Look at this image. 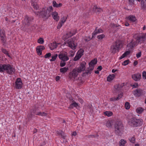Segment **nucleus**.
Instances as JSON below:
<instances>
[{
    "label": "nucleus",
    "instance_id": "f257e3e1",
    "mask_svg": "<svg viewBox=\"0 0 146 146\" xmlns=\"http://www.w3.org/2000/svg\"><path fill=\"white\" fill-rule=\"evenodd\" d=\"M134 39H132L130 42L127 44V46L129 48L128 49H132L137 45L138 43L144 41L145 36L143 35L136 34L133 36Z\"/></svg>",
    "mask_w": 146,
    "mask_h": 146
},
{
    "label": "nucleus",
    "instance_id": "f03ea898",
    "mask_svg": "<svg viewBox=\"0 0 146 146\" xmlns=\"http://www.w3.org/2000/svg\"><path fill=\"white\" fill-rule=\"evenodd\" d=\"M143 122L141 119H137L136 117H133L129 119L128 123L131 127H136L141 126Z\"/></svg>",
    "mask_w": 146,
    "mask_h": 146
},
{
    "label": "nucleus",
    "instance_id": "7ed1b4c3",
    "mask_svg": "<svg viewBox=\"0 0 146 146\" xmlns=\"http://www.w3.org/2000/svg\"><path fill=\"white\" fill-rule=\"evenodd\" d=\"M115 132L116 134L121 135L123 131L124 127L122 122L121 121L116 122L115 125Z\"/></svg>",
    "mask_w": 146,
    "mask_h": 146
},
{
    "label": "nucleus",
    "instance_id": "20e7f679",
    "mask_svg": "<svg viewBox=\"0 0 146 146\" xmlns=\"http://www.w3.org/2000/svg\"><path fill=\"white\" fill-rule=\"evenodd\" d=\"M39 14L40 17L44 19H47L51 15L48 9L46 7L43 8Z\"/></svg>",
    "mask_w": 146,
    "mask_h": 146
},
{
    "label": "nucleus",
    "instance_id": "39448f33",
    "mask_svg": "<svg viewBox=\"0 0 146 146\" xmlns=\"http://www.w3.org/2000/svg\"><path fill=\"white\" fill-rule=\"evenodd\" d=\"M121 45V43L119 40H117L115 42H113L110 47V50L111 52L115 53L116 51H118L120 46Z\"/></svg>",
    "mask_w": 146,
    "mask_h": 146
},
{
    "label": "nucleus",
    "instance_id": "423d86ee",
    "mask_svg": "<svg viewBox=\"0 0 146 146\" xmlns=\"http://www.w3.org/2000/svg\"><path fill=\"white\" fill-rule=\"evenodd\" d=\"M59 58L62 60L60 64V66L62 67L65 66L66 63L65 62L68 60L69 58L68 56L65 54H60L58 55Z\"/></svg>",
    "mask_w": 146,
    "mask_h": 146
},
{
    "label": "nucleus",
    "instance_id": "0eeeda50",
    "mask_svg": "<svg viewBox=\"0 0 146 146\" xmlns=\"http://www.w3.org/2000/svg\"><path fill=\"white\" fill-rule=\"evenodd\" d=\"M76 39V38H73L67 40V43L68 46L70 47L72 49L74 50L77 46L76 43L75 44L74 42Z\"/></svg>",
    "mask_w": 146,
    "mask_h": 146
},
{
    "label": "nucleus",
    "instance_id": "6e6552de",
    "mask_svg": "<svg viewBox=\"0 0 146 146\" xmlns=\"http://www.w3.org/2000/svg\"><path fill=\"white\" fill-rule=\"evenodd\" d=\"M79 72L75 68L73 69L72 70L69 72L68 75L70 79H72L74 80L75 78L77 77Z\"/></svg>",
    "mask_w": 146,
    "mask_h": 146
},
{
    "label": "nucleus",
    "instance_id": "1a4fd4ad",
    "mask_svg": "<svg viewBox=\"0 0 146 146\" xmlns=\"http://www.w3.org/2000/svg\"><path fill=\"white\" fill-rule=\"evenodd\" d=\"M5 70L6 71L7 73L9 74H11L12 73H14L15 71L14 68L10 64H5Z\"/></svg>",
    "mask_w": 146,
    "mask_h": 146
},
{
    "label": "nucleus",
    "instance_id": "9d476101",
    "mask_svg": "<svg viewBox=\"0 0 146 146\" xmlns=\"http://www.w3.org/2000/svg\"><path fill=\"white\" fill-rule=\"evenodd\" d=\"M33 20V18L26 15L25 17L24 20L23 22V24L25 25L29 26L31 24V22Z\"/></svg>",
    "mask_w": 146,
    "mask_h": 146
},
{
    "label": "nucleus",
    "instance_id": "9b49d317",
    "mask_svg": "<svg viewBox=\"0 0 146 146\" xmlns=\"http://www.w3.org/2000/svg\"><path fill=\"white\" fill-rule=\"evenodd\" d=\"M86 63L84 61H83L80 63V66L79 67H76L75 68L78 71V72L79 73L81 72L82 71H84L86 69Z\"/></svg>",
    "mask_w": 146,
    "mask_h": 146
},
{
    "label": "nucleus",
    "instance_id": "f8f14e48",
    "mask_svg": "<svg viewBox=\"0 0 146 146\" xmlns=\"http://www.w3.org/2000/svg\"><path fill=\"white\" fill-rule=\"evenodd\" d=\"M143 90L140 88H138L133 91L134 95L136 97H139L143 94Z\"/></svg>",
    "mask_w": 146,
    "mask_h": 146
},
{
    "label": "nucleus",
    "instance_id": "ddd939ff",
    "mask_svg": "<svg viewBox=\"0 0 146 146\" xmlns=\"http://www.w3.org/2000/svg\"><path fill=\"white\" fill-rule=\"evenodd\" d=\"M15 88L17 89H21L22 87V82L21 79L18 78L15 82Z\"/></svg>",
    "mask_w": 146,
    "mask_h": 146
},
{
    "label": "nucleus",
    "instance_id": "4468645a",
    "mask_svg": "<svg viewBox=\"0 0 146 146\" xmlns=\"http://www.w3.org/2000/svg\"><path fill=\"white\" fill-rule=\"evenodd\" d=\"M97 63V59L95 58L89 63V67H88L90 68V70H93L94 68V65L96 64Z\"/></svg>",
    "mask_w": 146,
    "mask_h": 146
},
{
    "label": "nucleus",
    "instance_id": "2eb2a0df",
    "mask_svg": "<svg viewBox=\"0 0 146 146\" xmlns=\"http://www.w3.org/2000/svg\"><path fill=\"white\" fill-rule=\"evenodd\" d=\"M133 79L135 81H139L141 78V74L140 73H137L132 75Z\"/></svg>",
    "mask_w": 146,
    "mask_h": 146
},
{
    "label": "nucleus",
    "instance_id": "dca6fc26",
    "mask_svg": "<svg viewBox=\"0 0 146 146\" xmlns=\"http://www.w3.org/2000/svg\"><path fill=\"white\" fill-rule=\"evenodd\" d=\"M70 100L72 102V104L70 105L69 107V108H73L74 107L77 108L78 106V103H76L72 98H70Z\"/></svg>",
    "mask_w": 146,
    "mask_h": 146
},
{
    "label": "nucleus",
    "instance_id": "f3484780",
    "mask_svg": "<svg viewBox=\"0 0 146 146\" xmlns=\"http://www.w3.org/2000/svg\"><path fill=\"white\" fill-rule=\"evenodd\" d=\"M31 111L32 113H33L36 115H37V113L39 112L38 105H36L35 106L34 108L31 110Z\"/></svg>",
    "mask_w": 146,
    "mask_h": 146
},
{
    "label": "nucleus",
    "instance_id": "a211bd4d",
    "mask_svg": "<svg viewBox=\"0 0 146 146\" xmlns=\"http://www.w3.org/2000/svg\"><path fill=\"white\" fill-rule=\"evenodd\" d=\"M51 14L52 15L53 18L54 20L56 21H58L59 20L60 17L58 16V13L57 12H53L52 13H51Z\"/></svg>",
    "mask_w": 146,
    "mask_h": 146
},
{
    "label": "nucleus",
    "instance_id": "6ab92c4d",
    "mask_svg": "<svg viewBox=\"0 0 146 146\" xmlns=\"http://www.w3.org/2000/svg\"><path fill=\"white\" fill-rule=\"evenodd\" d=\"M56 132V133L58 135L61 136V138L64 139L66 138V136L65 135L64 133L63 132V131L62 130L59 131H57Z\"/></svg>",
    "mask_w": 146,
    "mask_h": 146
},
{
    "label": "nucleus",
    "instance_id": "aec40b11",
    "mask_svg": "<svg viewBox=\"0 0 146 146\" xmlns=\"http://www.w3.org/2000/svg\"><path fill=\"white\" fill-rule=\"evenodd\" d=\"M141 7L142 9L146 10V1L143 0L141 1Z\"/></svg>",
    "mask_w": 146,
    "mask_h": 146
},
{
    "label": "nucleus",
    "instance_id": "412c9836",
    "mask_svg": "<svg viewBox=\"0 0 146 146\" xmlns=\"http://www.w3.org/2000/svg\"><path fill=\"white\" fill-rule=\"evenodd\" d=\"M88 70H86L85 72H84L82 74V76L85 77L86 76V75H88V74H90L92 73V70H90V68H88Z\"/></svg>",
    "mask_w": 146,
    "mask_h": 146
},
{
    "label": "nucleus",
    "instance_id": "4be33fe9",
    "mask_svg": "<svg viewBox=\"0 0 146 146\" xmlns=\"http://www.w3.org/2000/svg\"><path fill=\"white\" fill-rule=\"evenodd\" d=\"M93 10L95 12L99 13L101 12L102 11V9L100 8H98L96 6H94L93 8Z\"/></svg>",
    "mask_w": 146,
    "mask_h": 146
},
{
    "label": "nucleus",
    "instance_id": "5701e85b",
    "mask_svg": "<svg viewBox=\"0 0 146 146\" xmlns=\"http://www.w3.org/2000/svg\"><path fill=\"white\" fill-rule=\"evenodd\" d=\"M115 77V76L114 74L109 75L107 78V81L110 82L114 79Z\"/></svg>",
    "mask_w": 146,
    "mask_h": 146
},
{
    "label": "nucleus",
    "instance_id": "b1692460",
    "mask_svg": "<svg viewBox=\"0 0 146 146\" xmlns=\"http://www.w3.org/2000/svg\"><path fill=\"white\" fill-rule=\"evenodd\" d=\"M128 19L132 22H135L136 20L135 16L133 15H130L128 17Z\"/></svg>",
    "mask_w": 146,
    "mask_h": 146
},
{
    "label": "nucleus",
    "instance_id": "393cba45",
    "mask_svg": "<svg viewBox=\"0 0 146 146\" xmlns=\"http://www.w3.org/2000/svg\"><path fill=\"white\" fill-rule=\"evenodd\" d=\"M76 33L75 31L74 30L71 31L69 33L66 34V35L68 36V37H70L75 35Z\"/></svg>",
    "mask_w": 146,
    "mask_h": 146
},
{
    "label": "nucleus",
    "instance_id": "a878e982",
    "mask_svg": "<svg viewBox=\"0 0 146 146\" xmlns=\"http://www.w3.org/2000/svg\"><path fill=\"white\" fill-rule=\"evenodd\" d=\"M84 51L83 49L80 48L78 51L77 53V54L80 56V57H81L83 55V53Z\"/></svg>",
    "mask_w": 146,
    "mask_h": 146
},
{
    "label": "nucleus",
    "instance_id": "bb28decb",
    "mask_svg": "<svg viewBox=\"0 0 146 146\" xmlns=\"http://www.w3.org/2000/svg\"><path fill=\"white\" fill-rule=\"evenodd\" d=\"M68 70V67H65L63 68H61L60 69V72L63 73H65Z\"/></svg>",
    "mask_w": 146,
    "mask_h": 146
},
{
    "label": "nucleus",
    "instance_id": "cd10ccee",
    "mask_svg": "<svg viewBox=\"0 0 146 146\" xmlns=\"http://www.w3.org/2000/svg\"><path fill=\"white\" fill-rule=\"evenodd\" d=\"M53 5L54 7H61L62 4L61 3H60L58 4L55 1H54L53 2Z\"/></svg>",
    "mask_w": 146,
    "mask_h": 146
},
{
    "label": "nucleus",
    "instance_id": "c85d7f7f",
    "mask_svg": "<svg viewBox=\"0 0 146 146\" xmlns=\"http://www.w3.org/2000/svg\"><path fill=\"white\" fill-rule=\"evenodd\" d=\"M144 110V109L141 107H138L136 109V112L139 114L141 113Z\"/></svg>",
    "mask_w": 146,
    "mask_h": 146
},
{
    "label": "nucleus",
    "instance_id": "c756f323",
    "mask_svg": "<svg viewBox=\"0 0 146 146\" xmlns=\"http://www.w3.org/2000/svg\"><path fill=\"white\" fill-rule=\"evenodd\" d=\"M51 45L52 46V47H50L51 50H53L55 48H56L57 47V45L55 41L53 42L52 43H51Z\"/></svg>",
    "mask_w": 146,
    "mask_h": 146
},
{
    "label": "nucleus",
    "instance_id": "7c9ffc66",
    "mask_svg": "<svg viewBox=\"0 0 146 146\" xmlns=\"http://www.w3.org/2000/svg\"><path fill=\"white\" fill-rule=\"evenodd\" d=\"M127 141L123 139H121L119 142V146H123L126 143Z\"/></svg>",
    "mask_w": 146,
    "mask_h": 146
},
{
    "label": "nucleus",
    "instance_id": "2f4dec72",
    "mask_svg": "<svg viewBox=\"0 0 146 146\" xmlns=\"http://www.w3.org/2000/svg\"><path fill=\"white\" fill-rule=\"evenodd\" d=\"M5 64H0V72H2L5 70Z\"/></svg>",
    "mask_w": 146,
    "mask_h": 146
},
{
    "label": "nucleus",
    "instance_id": "473e14b6",
    "mask_svg": "<svg viewBox=\"0 0 146 146\" xmlns=\"http://www.w3.org/2000/svg\"><path fill=\"white\" fill-rule=\"evenodd\" d=\"M105 115L107 116L108 117H110L113 114V113L111 111H106L104 113Z\"/></svg>",
    "mask_w": 146,
    "mask_h": 146
},
{
    "label": "nucleus",
    "instance_id": "72a5a7b5",
    "mask_svg": "<svg viewBox=\"0 0 146 146\" xmlns=\"http://www.w3.org/2000/svg\"><path fill=\"white\" fill-rule=\"evenodd\" d=\"M1 50L3 53L9 57H10V56L9 55V54L6 49L2 48Z\"/></svg>",
    "mask_w": 146,
    "mask_h": 146
},
{
    "label": "nucleus",
    "instance_id": "f704fd0d",
    "mask_svg": "<svg viewBox=\"0 0 146 146\" xmlns=\"http://www.w3.org/2000/svg\"><path fill=\"white\" fill-rule=\"evenodd\" d=\"M36 51L38 55L40 56L42 54L41 50L37 46L36 48Z\"/></svg>",
    "mask_w": 146,
    "mask_h": 146
},
{
    "label": "nucleus",
    "instance_id": "c9c22d12",
    "mask_svg": "<svg viewBox=\"0 0 146 146\" xmlns=\"http://www.w3.org/2000/svg\"><path fill=\"white\" fill-rule=\"evenodd\" d=\"M47 115V114L44 112H41V111H39V113H37V115L41 116H46Z\"/></svg>",
    "mask_w": 146,
    "mask_h": 146
},
{
    "label": "nucleus",
    "instance_id": "e433bc0d",
    "mask_svg": "<svg viewBox=\"0 0 146 146\" xmlns=\"http://www.w3.org/2000/svg\"><path fill=\"white\" fill-rule=\"evenodd\" d=\"M44 40L42 38H40L38 40L37 42L38 43L42 44L44 42Z\"/></svg>",
    "mask_w": 146,
    "mask_h": 146
},
{
    "label": "nucleus",
    "instance_id": "4c0bfd02",
    "mask_svg": "<svg viewBox=\"0 0 146 146\" xmlns=\"http://www.w3.org/2000/svg\"><path fill=\"white\" fill-rule=\"evenodd\" d=\"M31 113L28 114L27 115V119H28V121H29L33 117V114Z\"/></svg>",
    "mask_w": 146,
    "mask_h": 146
},
{
    "label": "nucleus",
    "instance_id": "58836bf2",
    "mask_svg": "<svg viewBox=\"0 0 146 146\" xmlns=\"http://www.w3.org/2000/svg\"><path fill=\"white\" fill-rule=\"evenodd\" d=\"M129 140L132 143H134L135 142V139L134 137V136H133V137H132L130 138L129 139Z\"/></svg>",
    "mask_w": 146,
    "mask_h": 146
},
{
    "label": "nucleus",
    "instance_id": "ea45409f",
    "mask_svg": "<svg viewBox=\"0 0 146 146\" xmlns=\"http://www.w3.org/2000/svg\"><path fill=\"white\" fill-rule=\"evenodd\" d=\"M58 56V54H55L52 57V59L50 60V61H54Z\"/></svg>",
    "mask_w": 146,
    "mask_h": 146
},
{
    "label": "nucleus",
    "instance_id": "a19ab883",
    "mask_svg": "<svg viewBox=\"0 0 146 146\" xmlns=\"http://www.w3.org/2000/svg\"><path fill=\"white\" fill-rule=\"evenodd\" d=\"M77 80V82H78V83L79 85H81L83 84V82L82 80V78L81 77L78 78Z\"/></svg>",
    "mask_w": 146,
    "mask_h": 146
},
{
    "label": "nucleus",
    "instance_id": "79ce46f5",
    "mask_svg": "<svg viewBox=\"0 0 146 146\" xmlns=\"http://www.w3.org/2000/svg\"><path fill=\"white\" fill-rule=\"evenodd\" d=\"M125 109H129L130 108V105L129 104V102H125Z\"/></svg>",
    "mask_w": 146,
    "mask_h": 146
},
{
    "label": "nucleus",
    "instance_id": "37998d69",
    "mask_svg": "<svg viewBox=\"0 0 146 146\" xmlns=\"http://www.w3.org/2000/svg\"><path fill=\"white\" fill-rule=\"evenodd\" d=\"M32 5L33 6V8L34 9H36V10L38 9L39 8L38 6L37 5L36 3H32Z\"/></svg>",
    "mask_w": 146,
    "mask_h": 146
},
{
    "label": "nucleus",
    "instance_id": "c03bdc74",
    "mask_svg": "<svg viewBox=\"0 0 146 146\" xmlns=\"http://www.w3.org/2000/svg\"><path fill=\"white\" fill-rule=\"evenodd\" d=\"M131 86L133 88H137L138 87V85L137 83L135 82L134 84H131Z\"/></svg>",
    "mask_w": 146,
    "mask_h": 146
},
{
    "label": "nucleus",
    "instance_id": "a18cd8bd",
    "mask_svg": "<svg viewBox=\"0 0 146 146\" xmlns=\"http://www.w3.org/2000/svg\"><path fill=\"white\" fill-rule=\"evenodd\" d=\"M106 126L109 128L111 127L112 126L111 123L109 121H107L106 123Z\"/></svg>",
    "mask_w": 146,
    "mask_h": 146
},
{
    "label": "nucleus",
    "instance_id": "49530a36",
    "mask_svg": "<svg viewBox=\"0 0 146 146\" xmlns=\"http://www.w3.org/2000/svg\"><path fill=\"white\" fill-rule=\"evenodd\" d=\"M81 57H80L79 56H78L77 54L76 55L74 58L73 60L74 61H76L79 60Z\"/></svg>",
    "mask_w": 146,
    "mask_h": 146
},
{
    "label": "nucleus",
    "instance_id": "de8ad7c7",
    "mask_svg": "<svg viewBox=\"0 0 146 146\" xmlns=\"http://www.w3.org/2000/svg\"><path fill=\"white\" fill-rule=\"evenodd\" d=\"M99 135L98 134H96V135H90L88 136V137L89 138L92 137V138H96L97 139H98V137Z\"/></svg>",
    "mask_w": 146,
    "mask_h": 146
},
{
    "label": "nucleus",
    "instance_id": "09e8293b",
    "mask_svg": "<svg viewBox=\"0 0 146 146\" xmlns=\"http://www.w3.org/2000/svg\"><path fill=\"white\" fill-rule=\"evenodd\" d=\"M129 61V60H125L122 63V65L124 66L127 65L128 64Z\"/></svg>",
    "mask_w": 146,
    "mask_h": 146
},
{
    "label": "nucleus",
    "instance_id": "8fccbe9b",
    "mask_svg": "<svg viewBox=\"0 0 146 146\" xmlns=\"http://www.w3.org/2000/svg\"><path fill=\"white\" fill-rule=\"evenodd\" d=\"M66 17H63L61 19V23H62V24H63V23L66 21Z\"/></svg>",
    "mask_w": 146,
    "mask_h": 146
},
{
    "label": "nucleus",
    "instance_id": "3c124183",
    "mask_svg": "<svg viewBox=\"0 0 146 146\" xmlns=\"http://www.w3.org/2000/svg\"><path fill=\"white\" fill-rule=\"evenodd\" d=\"M105 36L103 34L98 36L97 38L98 39H102L105 37Z\"/></svg>",
    "mask_w": 146,
    "mask_h": 146
},
{
    "label": "nucleus",
    "instance_id": "603ef678",
    "mask_svg": "<svg viewBox=\"0 0 146 146\" xmlns=\"http://www.w3.org/2000/svg\"><path fill=\"white\" fill-rule=\"evenodd\" d=\"M123 93H122L118 95V96L116 98L118 100L121 99L123 96Z\"/></svg>",
    "mask_w": 146,
    "mask_h": 146
},
{
    "label": "nucleus",
    "instance_id": "864d4df0",
    "mask_svg": "<svg viewBox=\"0 0 146 146\" xmlns=\"http://www.w3.org/2000/svg\"><path fill=\"white\" fill-rule=\"evenodd\" d=\"M51 54L50 53H48L46 54L44 56V57L45 58H48L51 56Z\"/></svg>",
    "mask_w": 146,
    "mask_h": 146
},
{
    "label": "nucleus",
    "instance_id": "5fc2aeb1",
    "mask_svg": "<svg viewBox=\"0 0 146 146\" xmlns=\"http://www.w3.org/2000/svg\"><path fill=\"white\" fill-rule=\"evenodd\" d=\"M142 76L144 79H146V72L144 71L143 72Z\"/></svg>",
    "mask_w": 146,
    "mask_h": 146
},
{
    "label": "nucleus",
    "instance_id": "6e6d98bb",
    "mask_svg": "<svg viewBox=\"0 0 146 146\" xmlns=\"http://www.w3.org/2000/svg\"><path fill=\"white\" fill-rule=\"evenodd\" d=\"M129 3L130 5H133L134 4V0H129Z\"/></svg>",
    "mask_w": 146,
    "mask_h": 146
},
{
    "label": "nucleus",
    "instance_id": "4d7b16f0",
    "mask_svg": "<svg viewBox=\"0 0 146 146\" xmlns=\"http://www.w3.org/2000/svg\"><path fill=\"white\" fill-rule=\"evenodd\" d=\"M38 48H39L41 50H44L45 48L44 46L43 45H40L39 46H38Z\"/></svg>",
    "mask_w": 146,
    "mask_h": 146
},
{
    "label": "nucleus",
    "instance_id": "13d9d810",
    "mask_svg": "<svg viewBox=\"0 0 146 146\" xmlns=\"http://www.w3.org/2000/svg\"><path fill=\"white\" fill-rule=\"evenodd\" d=\"M62 24L61 22H59L58 25L57 26V28L58 29H59L62 26Z\"/></svg>",
    "mask_w": 146,
    "mask_h": 146
},
{
    "label": "nucleus",
    "instance_id": "bf43d9fd",
    "mask_svg": "<svg viewBox=\"0 0 146 146\" xmlns=\"http://www.w3.org/2000/svg\"><path fill=\"white\" fill-rule=\"evenodd\" d=\"M110 100L111 101H115L116 100H117V98H115V97L110 98Z\"/></svg>",
    "mask_w": 146,
    "mask_h": 146
},
{
    "label": "nucleus",
    "instance_id": "052dcab7",
    "mask_svg": "<svg viewBox=\"0 0 146 146\" xmlns=\"http://www.w3.org/2000/svg\"><path fill=\"white\" fill-rule=\"evenodd\" d=\"M114 87L115 89L116 90H118L120 89L119 87V84L117 85L114 86Z\"/></svg>",
    "mask_w": 146,
    "mask_h": 146
},
{
    "label": "nucleus",
    "instance_id": "680f3d73",
    "mask_svg": "<svg viewBox=\"0 0 146 146\" xmlns=\"http://www.w3.org/2000/svg\"><path fill=\"white\" fill-rule=\"evenodd\" d=\"M98 34L97 31H94L92 33V38H93L94 36Z\"/></svg>",
    "mask_w": 146,
    "mask_h": 146
},
{
    "label": "nucleus",
    "instance_id": "e2e57ef3",
    "mask_svg": "<svg viewBox=\"0 0 146 146\" xmlns=\"http://www.w3.org/2000/svg\"><path fill=\"white\" fill-rule=\"evenodd\" d=\"M141 56V52H140L136 54V57L138 58Z\"/></svg>",
    "mask_w": 146,
    "mask_h": 146
},
{
    "label": "nucleus",
    "instance_id": "0e129e2a",
    "mask_svg": "<svg viewBox=\"0 0 146 146\" xmlns=\"http://www.w3.org/2000/svg\"><path fill=\"white\" fill-rule=\"evenodd\" d=\"M130 50H129L128 51H127L124 53L125 54L126 56H127L130 54Z\"/></svg>",
    "mask_w": 146,
    "mask_h": 146
},
{
    "label": "nucleus",
    "instance_id": "69168bd1",
    "mask_svg": "<svg viewBox=\"0 0 146 146\" xmlns=\"http://www.w3.org/2000/svg\"><path fill=\"white\" fill-rule=\"evenodd\" d=\"M111 26L113 27H117L120 26V25H118V26H117V25L113 23L111 24Z\"/></svg>",
    "mask_w": 146,
    "mask_h": 146
},
{
    "label": "nucleus",
    "instance_id": "338daca9",
    "mask_svg": "<svg viewBox=\"0 0 146 146\" xmlns=\"http://www.w3.org/2000/svg\"><path fill=\"white\" fill-rule=\"evenodd\" d=\"M77 134L76 132V131H74L71 134L72 136H75Z\"/></svg>",
    "mask_w": 146,
    "mask_h": 146
},
{
    "label": "nucleus",
    "instance_id": "774afa93",
    "mask_svg": "<svg viewBox=\"0 0 146 146\" xmlns=\"http://www.w3.org/2000/svg\"><path fill=\"white\" fill-rule=\"evenodd\" d=\"M97 32L98 33H102L103 32L102 30L101 29H99L97 31Z\"/></svg>",
    "mask_w": 146,
    "mask_h": 146
}]
</instances>
